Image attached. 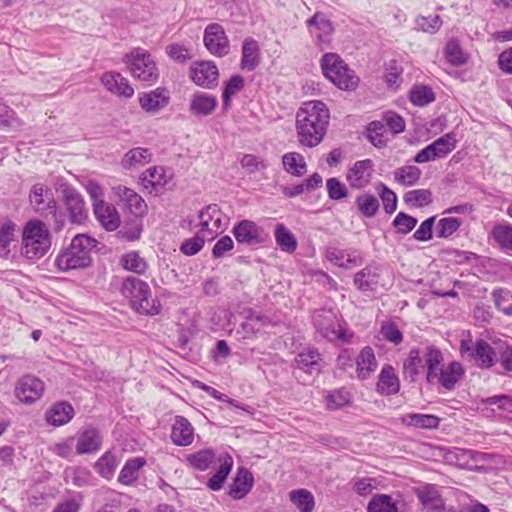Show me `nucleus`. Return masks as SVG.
Wrapping results in <instances>:
<instances>
[{"mask_svg":"<svg viewBox=\"0 0 512 512\" xmlns=\"http://www.w3.org/2000/svg\"><path fill=\"white\" fill-rule=\"evenodd\" d=\"M464 372V368L459 362L452 361L447 366L440 369V373H438L436 379H438L439 383L446 390H452L462 378Z\"/></svg>","mask_w":512,"mask_h":512,"instance_id":"2f4dec72","label":"nucleus"},{"mask_svg":"<svg viewBox=\"0 0 512 512\" xmlns=\"http://www.w3.org/2000/svg\"><path fill=\"white\" fill-rule=\"evenodd\" d=\"M417 219L404 212H399L394 218L392 224L396 228L397 233L406 235L411 232L417 225Z\"/></svg>","mask_w":512,"mask_h":512,"instance_id":"bf43d9fd","label":"nucleus"},{"mask_svg":"<svg viewBox=\"0 0 512 512\" xmlns=\"http://www.w3.org/2000/svg\"><path fill=\"white\" fill-rule=\"evenodd\" d=\"M45 385L42 380L33 375L22 376L15 387V396L25 404H31L38 400L44 393Z\"/></svg>","mask_w":512,"mask_h":512,"instance_id":"9b49d317","label":"nucleus"},{"mask_svg":"<svg viewBox=\"0 0 512 512\" xmlns=\"http://www.w3.org/2000/svg\"><path fill=\"white\" fill-rule=\"evenodd\" d=\"M374 163L371 159L356 161L346 173V180L353 189L365 188L372 179Z\"/></svg>","mask_w":512,"mask_h":512,"instance_id":"ddd939ff","label":"nucleus"},{"mask_svg":"<svg viewBox=\"0 0 512 512\" xmlns=\"http://www.w3.org/2000/svg\"><path fill=\"white\" fill-rule=\"evenodd\" d=\"M171 439L177 446H188L194 440V428L183 416H176L172 426Z\"/></svg>","mask_w":512,"mask_h":512,"instance_id":"4be33fe9","label":"nucleus"},{"mask_svg":"<svg viewBox=\"0 0 512 512\" xmlns=\"http://www.w3.org/2000/svg\"><path fill=\"white\" fill-rule=\"evenodd\" d=\"M295 365L309 375H318L323 367V359L317 348L308 347L297 354Z\"/></svg>","mask_w":512,"mask_h":512,"instance_id":"a211bd4d","label":"nucleus"},{"mask_svg":"<svg viewBox=\"0 0 512 512\" xmlns=\"http://www.w3.org/2000/svg\"><path fill=\"white\" fill-rule=\"evenodd\" d=\"M456 135L453 132L447 133L429 144L430 150L436 158H444L456 148Z\"/></svg>","mask_w":512,"mask_h":512,"instance_id":"c03bdc74","label":"nucleus"},{"mask_svg":"<svg viewBox=\"0 0 512 512\" xmlns=\"http://www.w3.org/2000/svg\"><path fill=\"white\" fill-rule=\"evenodd\" d=\"M20 125L15 112L6 105H0V128L16 129Z\"/></svg>","mask_w":512,"mask_h":512,"instance_id":"338daca9","label":"nucleus"},{"mask_svg":"<svg viewBox=\"0 0 512 512\" xmlns=\"http://www.w3.org/2000/svg\"><path fill=\"white\" fill-rule=\"evenodd\" d=\"M460 352L463 357L474 360L480 368H490L497 361L494 348L483 339H479L475 343L471 339L462 340Z\"/></svg>","mask_w":512,"mask_h":512,"instance_id":"0eeeda50","label":"nucleus"},{"mask_svg":"<svg viewBox=\"0 0 512 512\" xmlns=\"http://www.w3.org/2000/svg\"><path fill=\"white\" fill-rule=\"evenodd\" d=\"M312 320L316 332L330 342L348 343L353 337V332L346 329L345 322L333 310H318Z\"/></svg>","mask_w":512,"mask_h":512,"instance_id":"20e7f679","label":"nucleus"},{"mask_svg":"<svg viewBox=\"0 0 512 512\" xmlns=\"http://www.w3.org/2000/svg\"><path fill=\"white\" fill-rule=\"evenodd\" d=\"M74 416V409L67 402L54 404L46 413V420L53 426H62L67 424Z\"/></svg>","mask_w":512,"mask_h":512,"instance_id":"473e14b6","label":"nucleus"},{"mask_svg":"<svg viewBox=\"0 0 512 512\" xmlns=\"http://www.w3.org/2000/svg\"><path fill=\"white\" fill-rule=\"evenodd\" d=\"M63 198L69 220L72 224L80 225L88 218V210L83 196L74 188L63 189Z\"/></svg>","mask_w":512,"mask_h":512,"instance_id":"f8f14e48","label":"nucleus"},{"mask_svg":"<svg viewBox=\"0 0 512 512\" xmlns=\"http://www.w3.org/2000/svg\"><path fill=\"white\" fill-rule=\"evenodd\" d=\"M169 100V92L167 89L161 87L139 96L141 108L148 113H156L163 109L168 105Z\"/></svg>","mask_w":512,"mask_h":512,"instance_id":"412c9836","label":"nucleus"},{"mask_svg":"<svg viewBox=\"0 0 512 512\" xmlns=\"http://www.w3.org/2000/svg\"><path fill=\"white\" fill-rule=\"evenodd\" d=\"M350 402V393L344 389H336L326 396V405L329 409H339Z\"/></svg>","mask_w":512,"mask_h":512,"instance_id":"13d9d810","label":"nucleus"},{"mask_svg":"<svg viewBox=\"0 0 512 512\" xmlns=\"http://www.w3.org/2000/svg\"><path fill=\"white\" fill-rule=\"evenodd\" d=\"M131 75L148 85L157 82L159 70L152 55L143 48H134L123 57Z\"/></svg>","mask_w":512,"mask_h":512,"instance_id":"39448f33","label":"nucleus"},{"mask_svg":"<svg viewBox=\"0 0 512 512\" xmlns=\"http://www.w3.org/2000/svg\"><path fill=\"white\" fill-rule=\"evenodd\" d=\"M416 24L422 31L433 34L440 29L442 20L439 15L421 16L416 19Z\"/></svg>","mask_w":512,"mask_h":512,"instance_id":"69168bd1","label":"nucleus"},{"mask_svg":"<svg viewBox=\"0 0 512 512\" xmlns=\"http://www.w3.org/2000/svg\"><path fill=\"white\" fill-rule=\"evenodd\" d=\"M239 244L258 246L266 241L267 234L264 229L251 220H241L232 230Z\"/></svg>","mask_w":512,"mask_h":512,"instance_id":"1a4fd4ad","label":"nucleus"},{"mask_svg":"<svg viewBox=\"0 0 512 512\" xmlns=\"http://www.w3.org/2000/svg\"><path fill=\"white\" fill-rule=\"evenodd\" d=\"M75 442V449L77 454H93L101 448L102 436L98 429L88 427L78 433Z\"/></svg>","mask_w":512,"mask_h":512,"instance_id":"6ab92c4d","label":"nucleus"},{"mask_svg":"<svg viewBox=\"0 0 512 512\" xmlns=\"http://www.w3.org/2000/svg\"><path fill=\"white\" fill-rule=\"evenodd\" d=\"M204 45L207 50L218 57L229 53L230 43L222 25L218 23L209 24L204 31Z\"/></svg>","mask_w":512,"mask_h":512,"instance_id":"9d476101","label":"nucleus"},{"mask_svg":"<svg viewBox=\"0 0 512 512\" xmlns=\"http://www.w3.org/2000/svg\"><path fill=\"white\" fill-rule=\"evenodd\" d=\"M405 204L412 207H424L432 202V193L428 189L410 190L404 194Z\"/></svg>","mask_w":512,"mask_h":512,"instance_id":"603ef678","label":"nucleus"},{"mask_svg":"<svg viewBox=\"0 0 512 512\" xmlns=\"http://www.w3.org/2000/svg\"><path fill=\"white\" fill-rule=\"evenodd\" d=\"M253 486V475L245 468L240 467L237 470L233 484L230 486L229 495L233 499H242Z\"/></svg>","mask_w":512,"mask_h":512,"instance_id":"bb28decb","label":"nucleus"},{"mask_svg":"<svg viewBox=\"0 0 512 512\" xmlns=\"http://www.w3.org/2000/svg\"><path fill=\"white\" fill-rule=\"evenodd\" d=\"M152 153L147 148L137 147L129 150L122 159V166L125 169H132L143 166L150 162Z\"/></svg>","mask_w":512,"mask_h":512,"instance_id":"ea45409f","label":"nucleus"},{"mask_svg":"<svg viewBox=\"0 0 512 512\" xmlns=\"http://www.w3.org/2000/svg\"><path fill=\"white\" fill-rule=\"evenodd\" d=\"M326 258L332 264L345 269H353L363 263L362 252L354 248H328Z\"/></svg>","mask_w":512,"mask_h":512,"instance_id":"2eb2a0df","label":"nucleus"},{"mask_svg":"<svg viewBox=\"0 0 512 512\" xmlns=\"http://www.w3.org/2000/svg\"><path fill=\"white\" fill-rule=\"evenodd\" d=\"M424 368H426L427 382L432 383L438 377L439 366L443 361L441 351L434 346H427L423 353Z\"/></svg>","mask_w":512,"mask_h":512,"instance_id":"7c9ffc66","label":"nucleus"},{"mask_svg":"<svg viewBox=\"0 0 512 512\" xmlns=\"http://www.w3.org/2000/svg\"><path fill=\"white\" fill-rule=\"evenodd\" d=\"M217 98L205 92L193 94L190 101V112L196 116H207L214 112Z\"/></svg>","mask_w":512,"mask_h":512,"instance_id":"a878e982","label":"nucleus"},{"mask_svg":"<svg viewBox=\"0 0 512 512\" xmlns=\"http://www.w3.org/2000/svg\"><path fill=\"white\" fill-rule=\"evenodd\" d=\"M115 194L126 204L128 209L135 216H141L145 213L147 205L143 198L134 190L119 185L114 188Z\"/></svg>","mask_w":512,"mask_h":512,"instance_id":"5701e85b","label":"nucleus"},{"mask_svg":"<svg viewBox=\"0 0 512 512\" xmlns=\"http://www.w3.org/2000/svg\"><path fill=\"white\" fill-rule=\"evenodd\" d=\"M29 201L33 209L41 215H48L49 211H55L57 204L51 191L40 183L31 187Z\"/></svg>","mask_w":512,"mask_h":512,"instance_id":"dca6fc26","label":"nucleus"},{"mask_svg":"<svg viewBox=\"0 0 512 512\" xmlns=\"http://www.w3.org/2000/svg\"><path fill=\"white\" fill-rule=\"evenodd\" d=\"M206 234H196L194 237L185 240L181 246L180 251L188 256L197 254L204 246Z\"/></svg>","mask_w":512,"mask_h":512,"instance_id":"e2e57ef3","label":"nucleus"},{"mask_svg":"<svg viewBox=\"0 0 512 512\" xmlns=\"http://www.w3.org/2000/svg\"><path fill=\"white\" fill-rule=\"evenodd\" d=\"M377 191L379 192L386 213L392 214L395 212L397 208V196L395 192L383 183L378 185Z\"/></svg>","mask_w":512,"mask_h":512,"instance_id":"052dcab7","label":"nucleus"},{"mask_svg":"<svg viewBox=\"0 0 512 512\" xmlns=\"http://www.w3.org/2000/svg\"><path fill=\"white\" fill-rule=\"evenodd\" d=\"M434 100L435 94L429 86H414L410 91V101L416 106L424 107Z\"/></svg>","mask_w":512,"mask_h":512,"instance_id":"5fc2aeb1","label":"nucleus"},{"mask_svg":"<svg viewBox=\"0 0 512 512\" xmlns=\"http://www.w3.org/2000/svg\"><path fill=\"white\" fill-rule=\"evenodd\" d=\"M285 171L293 176L300 177L306 172L304 157L297 152H288L282 156Z\"/></svg>","mask_w":512,"mask_h":512,"instance_id":"79ce46f5","label":"nucleus"},{"mask_svg":"<svg viewBox=\"0 0 512 512\" xmlns=\"http://www.w3.org/2000/svg\"><path fill=\"white\" fill-rule=\"evenodd\" d=\"M417 496L424 508L427 510H439L444 505L439 491L434 485H426L422 488H419L417 491Z\"/></svg>","mask_w":512,"mask_h":512,"instance_id":"4c0bfd02","label":"nucleus"},{"mask_svg":"<svg viewBox=\"0 0 512 512\" xmlns=\"http://www.w3.org/2000/svg\"><path fill=\"white\" fill-rule=\"evenodd\" d=\"M16 224L8 219H0V257L7 258L15 241Z\"/></svg>","mask_w":512,"mask_h":512,"instance_id":"e433bc0d","label":"nucleus"},{"mask_svg":"<svg viewBox=\"0 0 512 512\" xmlns=\"http://www.w3.org/2000/svg\"><path fill=\"white\" fill-rule=\"evenodd\" d=\"M220 466L217 472L208 480L207 486L213 491H218L223 487L225 480L233 467V458L230 454L224 453L217 458Z\"/></svg>","mask_w":512,"mask_h":512,"instance_id":"c756f323","label":"nucleus"},{"mask_svg":"<svg viewBox=\"0 0 512 512\" xmlns=\"http://www.w3.org/2000/svg\"><path fill=\"white\" fill-rule=\"evenodd\" d=\"M326 188L328 196L332 200H341L348 195V190L345 184L335 177L327 179Z\"/></svg>","mask_w":512,"mask_h":512,"instance_id":"680f3d73","label":"nucleus"},{"mask_svg":"<svg viewBox=\"0 0 512 512\" xmlns=\"http://www.w3.org/2000/svg\"><path fill=\"white\" fill-rule=\"evenodd\" d=\"M101 83L113 94L130 98L134 95V89L129 81L119 72L109 71L102 75Z\"/></svg>","mask_w":512,"mask_h":512,"instance_id":"aec40b11","label":"nucleus"},{"mask_svg":"<svg viewBox=\"0 0 512 512\" xmlns=\"http://www.w3.org/2000/svg\"><path fill=\"white\" fill-rule=\"evenodd\" d=\"M329 118V110L323 102L303 103L296 115L299 142L307 147L317 146L326 133Z\"/></svg>","mask_w":512,"mask_h":512,"instance_id":"f257e3e1","label":"nucleus"},{"mask_svg":"<svg viewBox=\"0 0 512 512\" xmlns=\"http://www.w3.org/2000/svg\"><path fill=\"white\" fill-rule=\"evenodd\" d=\"M146 464V459L143 457H134L128 459L122 467L118 481L123 485H132L139 476V471Z\"/></svg>","mask_w":512,"mask_h":512,"instance_id":"f704fd0d","label":"nucleus"},{"mask_svg":"<svg viewBox=\"0 0 512 512\" xmlns=\"http://www.w3.org/2000/svg\"><path fill=\"white\" fill-rule=\"evenodd\" d=\"M400 383L395 370L390 365H385L379 375L377 391L383 395H394L399 392Z\"/></svg>","mask_w":512,"mask_h":512,"instance_id":"c85d7f7f","label":"nucleus"},{"mask_svg":"<svg viewBox=\"0 0 512 512\" xmlns=\"http://www.w3.org/2000/svg\"><path fill=\"white\" fill-rule=\"evenodd\" d=\"M268 322L267 316L251 312L247 320L241 324V327L246 334H253L259 331L261 325H265Z\"/></svg>","mask_w":512,"mask_h":512,"instance_id":"0e129e2a","label":"nucleus"},{"mask_svg":"<svg viewBox=\"0 0 512 512\" xmlns=\"http://www.w3.org/2000/svg\"><path fill=\"white\" fill-rule=\"evenodd\" d=\"M424 370L423 357L418 349H411L407 360L404 362V374L412 381Z\"/></svg>","mask_w":512,"mask_h":512,"instance_id":"09e8293b","label":"nucleus"},{"mask_svg":"<svg viewBox=\"0 0 512 512\" xmlns=\"http://www.w3.org/2000/svg\"><path fill=\"white\" fill-rule=\"evenodd\" d=\"M401 420L408 427L421 429H436L440 424V418L432 414L407 413Z\"/></svg>","mask_w":512,"mask_h":512,"instance_id":"72a5a7b5","label":"nucleus"},{"mask_svg":"<svg viewBox=\"0 0 512 512\" xmlns=\"http://www.w3.org/2000/svg\"><path fill=\"white\" fill-rule=\"evenodd\" d=\"M93 213L102 227L114 231L120 225V215L114 205L104 202L93 208Z\"/></svg>","mask_w":512,"mask_h":512,"instance_id":"393cba45","label":"nucleus"},{"mask_svg":"<svg viewBox=\"0 0 512 512\" xmlns=\"http://www.w3.org/2000/svg\"><path fill=\"white\" fill-rule=\"evenodd\" d=\"M96 239L85 235H76L68 248L63 250L56 258L60 270L85 268L91 263V251L96 247Z\"/></svg>","mask_w":512,"mask_h":512,"instance_id":"f03ea898","label":"nucleus"},{"mask_svg":"<svg viewBox=\"0 0 512 512\" xmlns=\"http://www.w3.org/2000/svg\"><path fill=\"white\" fill-rule=\"evenodd\" d=\"M171 179V174H167L164 167H151L147 169L142 176V181L146 188L152 187L156 192L166 186Z\"/></svg>","mask_w":512,"mask_h":512,"instance_id":"c9c22d12","label":"nucleus"},{"mask_svg":"<svg viewBox=\"0 0 512 512\" xmlns=\"http://www.w3.org/2000/svg\"><path fill=\"white\" fill-rule=\"evenodd\" d=\"M376 368L377 360L373 349L369 346L364 347L356 358V372L358 378L361 380L369 378Z\"/></svg>","mask_w":512,"mask_h":512,"instance_id":"cd10ccee","label":"nucleus"},{"mask_svg":"<svg viewBox=\"0 0 512 512\" xmlns=\"http://www.w3.org/2000/svg\"><path fill=\"white\" fill-rule=\"evenodd\" d=\"M121 264L124 269L141 274L146 270V262L136 252H130L125 254L121 258Z\"/></svg>","mask_w":512,"mask_h":512,"instance_id":"4d7b16f0","label":"nucleus"},{"mask_svg":"<svg viewBox=\"0 0 512 512\" xmlns=\"http://www.w3.org/2000/svg\"><path fill=\"white\" fill-rule=\"evenodd\" d=\"M23 254L30 260L43 257L51 248V237L48 228L40 220L26 223L22 234Z\"/></svg>","mask_w":512,"mask_h":512,"instance_id":"7ed1b4c3","label":"nucleus"},{"mask_svg":"<svg viewBox=\"0 0 512 512\" xmlns=\"http://www.w3.org/2000/svg\"><path fill=\"white\" fill-rule=\"evenodd\" d=\"M491 236L499 248L505 253L512 252V225L509 223L495 224Z\"/></svg>","mask_w":512,"mask_h":512,"instance_id":"58836bf2","label":"nucleus"},{"mask_svg":"<svg viewBox=\"0 0 512 512\" xmlns=\"http://www.w3.org/2000/svg\"><path fill=\"white\" fill-rule=\"evenodd\" d=\"M462 222V219L456 217H446L440 219L437 224V237H450L460 228Z\"/></svg>","mask_w":512,"mask_h":512,"instance_id":"6e6d98bb","label":"nucleus"},{"mask_svg":"<svg viewBox=\"0 0 512 512\" xmlns=\"http://www.w3.org/2000/svg\"><path fill=\"white\" fill-rule=\"evenodd\" d=\"M421 174L420 168L414 165H405L393 172L394 181L405 187L415 185L419 181Z\"/></svg>","mask_w":512,"mask_h":512,"instance_id":"a19ab883","label":"nucleus"},{"mask_svg":"<svg viewBox=\"0 0 512 512\" xmlns=\"http://www.w3.org/2000/svg\"><path fill=\"white\" fill-rule=\"evenodd\" d=\"M218 68L211 61L195 62L190 67V78L198 86L212 88L218 81Z\"/></svg>","mask_w":512,"mask_h":512,"instance_id":"4468645a","label":"nucleus"},{"mask_svg":"<svg viewBox=\"0 0 512 512\" xmlns=\"http://www.w3.org/2000/svg\"><path fill=\"white\" fill-rule=\"evenodd\" d=\"M133 309L142 314L155 315L160 312V302L151 290H128Z\"/></svg>","mask_w":512,"mask_h":512,"instance_id":"f3484780","label":"nucleus"},{"mask_svg":"<svg viewBox=\"0 0 512 512\" xmlns=\"http://www.w3.org/2000/svg\"><path fill=\"white\" fill-rule=\"evenodd\" d=\"M118 466L116 455L112 451H106L95 463L97 473L105 478L111 479Z\"/></svg>","mask_w":512,"mask_h":512,"instance_id":"a18cd8bd","label":"nucleus"},{"mask_svg":"<svg viewBox=\"0 0 512 512\" xmlns=\"http://www.w3.org/2000/svg\"><path fill=\"white\" fill-rule=\"evenodd\" d=\"M356 205L363 216L372 218L379 209V200L374 195L364 193L357 196Z\"/></svg>","mask_w":512,"mask_h":512,"instance_id":"8fccbe9b","label":"nucleus"},{"mask_svg":"<svg viewBox=\"0 0 512 512\" xmlns=\"http://www.w3.org/2000/svg\"><path fill=\"white\" fill-rule=\"evenodd\" d=\"M321 69L324 76L340 89H354L358 77L336 53H326L322 56Z\"/></svg>","mask_w":512,"mask_h":512,"instance_id":"423d86ee","label":"nucleus"},{"mask_svg":"<svg viewBox=\"0 0 512 512\" xmlns=\"http://www.w3.org/2000/svg\"><path fill=\"white\" fill-rule=\"evenodd\" d=\"M244 88V78L241 75H233L225 83L222 101L225 109L229 108L232 97Z\"/></svg>","mask_w":512,"mask_h":512,"instance_id":"864d4df0","label":"nucleus"},{"mask_svg":"<svg viewBox=\"0 0 512 512\" xmlns=\"http://www.w3.org/2000/svg\"><path fill=\"white\" fill-rule=\"evenodd\" d=\"M83 497L76 494L56 505L53 512H79L82 505Z\"/></svg>","mask_w":512,"mask_h":512,"instance_id":"774afa93","label":"nucleus"},{"mask_svg":"<svg viewBox=\"0 0 512 512\" xmlns=\"http://www.w3.org/2000/svg\"><path fill=\"white\" fill-rule=\"evenodd\" d=\"M187 461L194 469L205 471L216 461V456L213 449L207 448L189 454Z\"/></svg>","mask_w":512,"mask_h":512,"instance_id":"37998d69","label":"nucleus"},{"mask_svg":"<svg viewBox=\"0 0 512 512\" xmlns=\"http://www.w3.org/2000/svg\"><path fill=\"white\" fill-rule=\"evenodd\" d=\"M260 64V47L256 40L249 37L243 41L240 67L251 72Z\"/></svg>","mask_w":512,"mask_h":512,"instance_id":"b1692460","label":"nucleus"},{"mask_svg":"<svg viewBox=\"0 0 512 512\" xmlns=\"http://www.w3.org/2000/svg\"><path fill=\"white\" fill-rule=\"evenodd\" d=\"M367 512H399L397 503L387 494H375L367 505Z\"/></svg>","mask_w":512,"mask_h":512,"instance_id":"49530a36","label":"nucleus"},{"mask_svg":"<svg viewBox=\"0 0 512 512\" xmlns=\"http://www.w3.org/2000/svg\"><path fill=\"white\" fill-rule=\"evenodd\" d=\"M290 500L300 512H312L314 508V497L312 493L306 489L291 491Z\"/></svg>","mask_w":512,"mask_h":512,"instance_id":"3c124183","label":"nucleus"},{"mask_svg":"<svg viewBox=\"0 0 512 512\" xmlns=\"http://www.w3.org/2000/svg\"><path fill=\"white\" fill-rule=\"evenodd\" d=\"M315 45L324 51L331 47L334 26L324 13L316 12L306 21Z\"/></svg>","mask_w":512,"mask_h":512,"instance_id":"6e6552de","label":"nucleus"},{"mask_svg":"<svg viewBox=\"0 0 512 512\" xmlns=\"http://www.w3.org/2000/svg\"><path fill=\"white\" fill-rule=\"evenodd\" d=\"M277 245L285 252H293L297 248V241L291 231L284 224H277L275 228Z\"/></svg>","mask_w":512,"mask_h":512,"instance_id":"de8ad7c7","label":"nucleus"}]
</instances>
